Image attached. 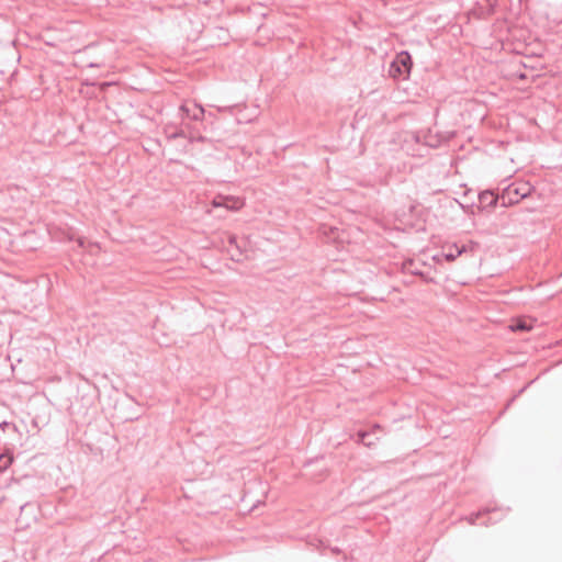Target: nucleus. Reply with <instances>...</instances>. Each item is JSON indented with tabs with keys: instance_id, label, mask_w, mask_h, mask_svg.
I'll return each mask as SVG.
<instances>
[{
	"instance_id": "obj_1",
	"label": "nucleus",
	"mask_w": 562,
	"mask_h": 562,
	"mask_svg": "<svg viewBox=\"0 0 562 562\" xmlns=\"http://www.w3.org/2000/svg\"><path fill=\"white\" fill-rule=\"evenodd\" d=\"M533 188L528 182H514L506 187L501 194V206L507 207L517 204L529 196Z\"/></svg>"
},
{
	"instance_id": "obj_2",
	"label": "nucleus",
	"mask_w": 562,
	"mask_h": 562,
	"mask_svg": "<svg viewBox=\"0 0 562 562\" xmlns=\"http://www.w3.org/2000/svg\"><path fill=\"white\" fill-rule=\"evenodd\" d=\"M412 57L408 52L402 50L389 66V76L393 79H406L412 69Z\"/></svg>"
},
{
	"instance_id": "obj_3",
	"label": "nucleus",
	"mask_w": 562,
	"mask_h": 562,
	"mask_svg": "<svg viewBox=\"0 0 562 562\" xmlns=\"http://www.w3.org/2000/svg\"><path fill=\"white\" fill-rule=\"evenodd\" d=\"M212 205L214 207H224L227 211H239L245 205V202L239 196L218 194L213 199Z\"/></svg>"
},
{
	"instance_id": "obj_4",
	"label": "nucleus",
	"mask_w": 562,
	"mask_h": 562,
	"mask_svg": "<svg viewBox=\"0 0 562 562\" xmlns=\"http://www.w3.org/2000/svg\"><path fill=\"white\" fill-rule=\"evenodd\" d=\"M182 120L202 121L204 117V109L195 102H184L180 106Z\"/></svg>"
},
{
	"instance_id": "obj_5",
	"label": "nucleus",
	"mask_w": 562,
	"mask_h": 562,
	"mask_svg": "<svg viewBox=\"0 0 562 562\" xmlns=\"http://www.w3.org/2000/svg\"><path fill=\"white\" fill-rule=\"evenodd\" d=\"M479 204L482 210L495 207L501 205V194L497 195L493 191L486 190L479 194Z\"/></svg>"
},
{
	"instance_id": "obj_6",
	"label": "nucleus",
	"mask_w": 562,
	"mask_h": 562,
	"mask_svg": "<svg viewBox=\"0 0 562 562\" xmlns=\"http://www.w3.org/2000/svg\"><path fill=\"white\" fill-rule=\"evenodd\" d=\"M468 246L458 244H447L442 247V256L449 262L454 261L463 252H467Z\"/></svg>"
},
{
	"instance_id": "obj_7",
	"label": "nucleus",
	"mask_w": 562,
	"mask_h": 562,
	"mask_svg": "<svg viewBox=\"0 0 562 562\" xmlns=\"http://www.w3.org/2000/svg\"><path fill=\"white\" fill-rule=\"evenodd\" d=\"M225 236L227 241V251L231 254L233 259L239 260V256H241L243 249L241 246L237 243V237L229 233H226Z\"/></svg>"
},
{
	"instance_id": "obj_8",
	"label": "nucleus",
	"mask_w": 562,
	"mask_h": 562,
	"mask_svg": "<svg viewBox=\"0 0 562 562\" xmlns=\"http://www.w3.org/2000/svg\"><path fill=\"white\" fill-rule=\"evenodd\" d=\"M532 328V326L525 319H518L512 325L513 330L519 331H528Z\"/></svg>"
},
{
	"instance_id": "obj_9",
	"label": "nucleus",
	"mask_w": 562,
	"mask_h": 562,
	"mask_svg": "<svg viewBox=\"0 0 562 562\" xmlns=\"http://www.w3.org/2000/svg\"><path fill=\"white\" fill-rule=\"evenodd\" d=\"M13 461V457L10 454H0V473L8 470Z\"/></svg>"
},
{
	"instance_id": "obj_10",
	"label": "nucleus",
	"mask_w": 562,
	"mask_h": 562,
	"mask_svg": "<svg viewBox=\"0 0 562 562\" xmlns=\"http://www.w3.org/2000/svg\"><path fill=\"white\" fill-rule=\"evenodd\" d=\"M165 131H166V133H167L169 138L175 139V138H178V137H184V132L181 128L180 130H175L171 133H169L167 128Z\"/></svg>"
},
{
	"instance_id": "obj_11",
	"label": "nucleus",
	"mask_w": 562,
	"mask_h": 562,
	"mask_svg": "<svg viewBox=\"0 0 562 562\" xmlns=\"http://www.w3.org/2000/svg\"><path fill=\"white\" fill-rule=\"evenodd\" d=\"M11 427L14 431H19V428L15 424L9 423V422H2L0 423V428L2 430H5L7 428Z\"/></svg>"
},
{
	"instance_id": "obj_12",
	"label": "nucleus",
	"mask_w": 562,
	"mask_h": 562,
	"mask_svg": "<svg viewBox=\"0 0 562 562\" xmlns=\"http://www.w3.org/2000/svg\"><path fill=\"white\" fill-rule=\"evenodd\" d=\"M412 266H413V262L409 261V262L404 265V268L407 269L408 271H411V273H413V274H417V276H422L423 277V273L417 271V269L412 270L411 269Z\"/></svg>"
},
{
	"instance_id": "obj_13",
	"label": "nucleus",
	"mask_w": 562,
	"mask_h": 562,
	"mask_svg": "<svg viewBox=\"0 0 562 562\" xmlns=\"http://www.w3.org/2000/svg\"><path fill=\"white\" fill-rule=\"evenodd\" d=\"M368 435H369V432H367V431H359L358 432L359 442H363L364 443V439H366V437Z\"/></svg>"
},
{
	"instance_id": "obj_14",
	"label": "nucleus",
	"mask_w": 562,
	"mask_h": 562,
	"mask_svg": "<svg viewBox=\"0 0 562 562\" xmlns=\"http://www.w3.org/2000/svg\"><path fill=\"white\" fill-rule=\"evenodd\" d=\"M480 515H481V513H477V514H475V515H471V516L468 518L469 522H470V524H472V525H473V524H475V521H476V519L480 517Z\"/></svg>"
},
{
	"instance_id": "obj_15",
	"label": "nucleus",
	"mask_w": 562,
	"mask_h": 562,
	"mask_svg": "<svg viewBox=\"0 0 562 562\" xmlns=\"http://www.w3.org/2000/svg\"><path fill=\"white\" fill-rule=\"evenodd\" d=\"M76 241H77V244H78V246H79L80 248H85V247H86V240H85V238H83V237H79V238H77V239H76Z\"/></svg>"
},
{
	"instance_id": "obj_16",
	"label": "nucleus",
	"mask_w": 562,
	"mask_h": 562,
	"mask_svg": "<svg viewBox=\"0 0 562 562\" xmlns=\"http://www.w3.org/2000/svg\"><path fill=\"white\" fill-rule=\"evenodd\" d=\"M331 552H333L334 554H339L341 551H340V549H339V548L335 547V548H331Z\"/></svg>"
},
{
	"instance_id": "obj_17",
	"label": "nucleus",
	"mask_w": 562,
	"mask_h": 562,
	"mask_svg": "<svg viewBox=\"0 0 562 562\" xmlns=\"http://www.w3.org/2000/svg\"><path fill=\"white\" fill-rule=\"evenodd\" d=\"M89 246L90 247H97V248H100L99 244L98 243H89Z\"/></svg>"
}]
</instances>
